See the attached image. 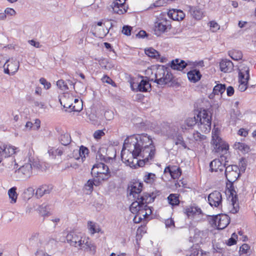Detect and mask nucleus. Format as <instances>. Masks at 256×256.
Returning <instances> with one entry per match:
<instances>
[{"mask_svg": "<svg viewBox=\"0 0 256 256\" xmlns=\"http://www.w3.org/2000/svg\"><path fill=\"white\" fill-rule=\"evenodd\" d=\"M106 156H112V160L116 156V150L114 148L106 149Z\"/></svg>", "mask_w": 256, "mask_h": 256, "instance_id": "obj_54", "label": "nucleus"}, {"mask_svg": "<svg viewBox=\"0 0 256 256\" xmlns=\"http://www.w3.org/2000/svg\"><path fill=\"white\" fill-rule=\"evenodd\" d=\"M132 28L129 26H124L122 27V32L126 36H130L131 34V31Z\"/></svg>", "mask_w": 256, "mask_h": 256, "instance_id": "obj_55", "label": "nucleus"}, {"mask_svg": "<svg viewBox=\"0 0 256 256\" xmlns=\"http://www.w3.org/2000/svg\"><path fill=\"white\" fill-rule=\"evenodd\" d=\"M63 151L64 150L62 148H58L56 149H54L52 148L48 150V152L49 153L50 155L56 156V155L60 156H62L63 154Z\"/></svg>", "mask_w": 256, "mask_h": 256, "instance_id": "obj_44", "label": "nucleus"}, {"mask_svg": "<svg viewBox=\"0 0 256 256\" xmlns=\"http://www.w3.org/2000/svg\"><path fill=\"white\" fill-rule=\"evenodd\" d=\"M104 135V132L103 130H97L94 132V137L96 139H100L102 136Z\"/></svg>", "mask_w": 256, "mask_h": 256, "instance_id": "obj_63", "label": "nucleus"}, {"mask_svg": "<svg viewBox=\"0 0 256 256\" xmlns=\"http://www.w3.org/2000/svg\"><path fill=\"white\" fill-rule=\"evenodd\" d=\"M133 147L132 156L137 158L139 156L144 158L148 157L153 160L156 154V148L154 142L146 134H134L128 137L124 142V147Z\"/></svg>", "mask_w": 256, "mask_h": 256, "instance_id": "obj_1", "label": "nucleus"}, {"mask_svg": "<svg viewBox=\"0 0 256 256\" xmlns=\"http://www.w3.org/2000/svg\"><path fill=\"white\" fill-rule=\"evenodd\" d=\"M182 174V170L180 168L176 166H173L170 176L173 179L178 178Z\"/></svg>", "mask_w": 256, "mask_h": 256, "instance_id": "obj_38", "label": "nucleus"}, {"mask_svg": "<svg viewBox=\"0 0 256 256\" xmlns=\"http://www.w3.org/2000/svg\"><path fill=\"white\" fill-rule=\"evenodd\" d=\"M208 202L212 207L222 208V196L219 191L214 190L208 196Z\"/></svg>", "mask_w": 256, "mask_h": 256, "instance_id": "obj_9", "label": "nucleus"}, {"mask_svg": "<svg viewBox=\"0 0 256 256\" xmlns=\"http://www.w3.org/2000/svg\"><path fill=\"white\" fill-rule=\"evenodd\" d=\"M103 82H106L112 85V86H116V84L112 78L106 75H104L102 78Z\"/></svg>", "mask_w": 256, "mask_h": 256, "instance_id": "obj_53", "label": "nucleus"}, {"mask_svg": "<svg viewBox=\"0 0 256 256\" xmlns=\"http://www.w3.org/2000/svg\"><path fill=\"white\" fill-rule=\"evenodd\" d=\"M28 164H30L32 166V168L39 169L40 167V165L39 162L37 161L32 160L31 159L29 158L28 159Z\"/></svg>", "mask_w": 256, "mask_h": 256, "instance_id": "obj_61", "label": "nucleus"}, {"mask_svg": "<svg viewBox=\"0 0 256 256\" xmlns=\"http://www.w3.org/2000/svg\"><path fill=\"white\" fill-rule=\"evenodd\" d=\"M153 78L148 79V77H146L145 79H142L138 84L136 88V92H147L151 90V84L150 81H153Z\"/></svg>", "mask_w": 256, "mask_h": 256, "instance_id": "obj_15", "label": "nucleus"}, {"mask_svg": "<svg viewBox=\"0 0 256 256\" xmlns=\"http://www.w3.org/2000/svg\"><path fill=\"white\" fill-rule=\"evenodd\" d=\"M114 13L122 14L126 12V10H122V8L124 7V3H119L117 0L112 2L110 5Z\"/></svg>", "mask_w": 256, "mask_h": 256, "instance_id": "obj_27", "label": "nucleus"}, {"mask_svg": "<svg viewBox=\"0 0 256 256\" xmlns=\"http://www.w3.org/2000/svg\"><path fill=\"white\" fill-rule=\"evenodd\" d=\"M189 12L191 16L196 20H200L203 16V12L198 6H190Z\"/></svg>", "mask_w": 256, "mask_h": 256, "instance_id": "obj_23", "label": "nucleus"}, {"mask_svg": "<svg viewBox=\"0 0 256 256\" xmlns=\"http://www.w3.org/2000/svg\"><path fill=\"white\" fill-rule=\"evenodd\" d=\"M227 192L229 194V197H232L231 202L233 206L231 210V212L232 214L236 213L239 210V206L238 202V198L237 192L235 190L234 186V182L226 183Z\"/></svg>", "mask_w": 256, "mask_h": 256, "instance_id": "obj_7", "label": "nucleus"}, {"mask_svg": "<svg viewBox=\"0 0 256 256\" xmlns=\"http://www.w3.org/2000/svg\"><path fill=\"white\" fill-rule=\"evenodd\" d=\"M168 203L172 206H178L180 204L178 195L176 194H171L168 197Z\"/></svg>", "mask_w": 256, "mask_h": 256, "instance_id": "obj_32", "label": "nucleus"}, {"mask_svg": "<svg viewBox=\"0 0 256 256\" xmlns=\"http://www.w3.org/2000/svg\"><path fill=\"white\" fill-rule=\"evenodd\" d=\"M156 178V174L153 173H148L144 178V181L148 184L153 183Z\"/></svg>", "mask_w": 256, "mask_h": 256, "instance_id": "obj_43", "label": "nucleus"}, {"mask_svg": "<svg viewBox=\"0 0 256 256\" xmlns=\"http://www.w3.org/2000/svg\"><path fill=\"white\" fill-rule=\"evenodd\" d=\"M250 70L249 68L246 66H242L239 71L238 72V79L240 80H248L250 78Z\"/></svg>", "mask_w": 256, "mask_h": 256, "instance_id": "obj_29", "label": "nucleus"}, {"mask_svg": "<svg viewBox=\"0 0 256 256\" xmlns=\"http://www.w3.org/2000/svg\"><path fill=\"white\" fill-rule=\"evenodd\" d=\"M91 174L92 176L99 178L102 180H107L111 176L109 168L102 162L93 166Z\"/></svg>", "mask_w": 256, "mask_h": 256, "instance_id": "obj_5", "label": "nucleus"}, {"mask_svg": "<svg viewBox=\"0 0 256 256\" xmlns=\"http://www.w3.org/2000/svg\"><path fill=\"white\" fill-rule=\"evenodd\" d=\"M212 142L214 146L213 150L214 152L219 154L220 158L214 159L210 162V170L212 172H216L218 170L222 172L224 170L226 162H228L227 154L229 148L228 144L223 142L220 138L216 135L212 136Z\"/></svg>", "mask_w": 256, "mask_h": 256, "instance_id": "obj_3", "label": "nucleus"}, {"mask_svg": "<svg viewBox=\"0 0 256 256\" xmlns=\"http://www.w3.org/2000/svg\"><path fill=\"white\" fill-rule=\"evenodd\" d=\"M248 80H242L238 79L239 85L238 89L240 91L244 92L248 88Z\"/></svg>", "mask_w": 256, "mask_h": 256, "instance_id": "obj_47", "label": "nucleus"}, {"mask_svg": "<svg viewBox=\"0 0 256 256\" xmlns=\"http://www.w3.org/2000/svg\"><path fill=\"white\" fill-rule=\"evenodd\" d=\"M52 189V185H42L36 190V195L38 198L42 197L44 194H48Z\"/></svg>", "mask_w": 256, "mask_h": 256, "instance_id": "obj_21", "label": "nucleus"}, {"mask_svg": "<svg viewBox=\"0 0 256 256\" xmlns=\"http://www.w3.org/2000/svg\"><path fill=\"white\" fill-rule=\"evenodd\" d=\"M142 186V182H134L130 188H128L130 194L132 195L133 197L136 199L130 206V210L132 213H140L142 208L146 210V208H148L147 204L153 202L156 197L154 192H144L142 196H140Z\"/></svg>", "mask_w": 256, "mask_h": 256, "instance_id": "obj_2", "label": "nucleus"}, {"mask_svg": "<svg viewBox=\"0 0 256 256\" xmlns=\"http://www.w3.org/2000/svg\"><path fill=\"white\" fill-rule=\"evenodd\" d=\"M137 215H136L134 218V222L136 224L140 222L142 220L148 217L149 215L152 214L151 209L148 206L146 208V210L142 208L140 212H136Z\"/></svg>", "mask_w": 256, "mask_h": 256, "instance_id": "obj_16", "label": "nucleus"}, {"mask_svg": "<svg viewBox=\"0 0 256 256\" xmlns=\"http://www.w3.org/2000/svg\"><path fill=\"white\" fill-rule=\"evenodd\" d=\"M146 232V228L145 226H141L139 227L136 231V235L138 237H139V235L140 236H142V234H144Z\"/></svg>", "mask_w": 256, "mask_h": 256, "instance_id": "obj_59", "label": "nucleus"}, {"mask_svg": "<svg viewBox=\"0 0 256 256\" xmlns=\"http://www.w3.org/2000/svg\"><path fill=\"white\" fill-rule=\"evenodd\" d=\"M165 225L166 228H172L175 227L174 222L172 218H168L165 220Z\"/></svg>", "mask_w": 256, "mask_h": 256, "instance_id": "obj_56", "label": "nucleus"}, {"mask_svg": "<svg viewBox=\"0 0 256 256\" xmlns=\"http://www.w3.org/2000/svg\"><path fill=\"white\" fill-rule=\"evenodd\" d=\"M229 56L235 60H238L242 58V54L240 51H233L229 52Z\"/></svg>", "mask_w": 256, "mask_h": 256, "instance_id": "obj_41", "label": "nucleus"}, {"mask_svg": "<svg viewBox=\"0 0 256 256\" xmlns=\"http://www.w3.org/2000/svg\"><path fill=\"white\" fill-rule=\"evenodd\" d=\"M145 54L149 57L153 58L159 59L160 58V54L156 50L152 48H148L145 50Z\"/></svg>", "mask_w": 256, "mask_h": 256, "instance_id": "obj_31", "label": "nucleus"}, {"mask_svg": "<svg viewBox=\"0 0 256 256\" xmlns=\"http://www.w3.org/2000/svg\"><path fill=\"white\" fill-rule=\"evenodd\" d=\"M94 181L93 180H88L86 184H85L86 188L90 191H92L93 190V186Z\"/></svg>", "mask_w": 256, "mask_h": 256, "instance_id": "obj_60", "label": "nucleus"}, {"mask_svg": "<svg viewBox=\"0 0 256 256\" xmlns=\"http://www.w3.org/2000/svg\"><path fill=\"white\" fill-rule=\"evenodd\" d=\"M239 166H240V168L241 170L243 172H244L246 169V164L244 162V158H242L240 160V163H239Z\"/></svg>", "mask_w": 256, "mask_h": 256, "instance_id": "obj_64", "label": "nucleus"}, {"mask_svg": "<svg viewBox=\"0 0 256 256\" xmlns=\"http://www.w3.org/2000/svg\"><path fill=\"white\" fill-rule=\"evenodd\" d=\"M184 124L190 128H192L196 124H198V126H200V123L198 122V118L194 116L192 118H186V120L184 122Z\"/></svg>", "mask_w": 256, "mask_h": 256, "instance_id": "obj_37", "label": "nucleus"}, {"mask_svg": "<svg viewBox=\"0 0 256 256\" xmlns=\"http://www.w3.org/2000/svg\"><path fill=\"white\" fill-rule=\"evenodd\" d=\"M240 176V169L238 168L237 170H234V171L228 173L225 176L228 182H234L238 179Z\"/></svg>", "mask_w": 256, "mask_h": 256, "instance_id": "obj_28", "label": "nucleus"}, {"mask_svg": "<svg viewBox=\"0 0 256 256\" xmlns=\"http://www.w3.org/2000/svg\"><path fill=\"white\" fill-rule=\"evenodd\" d=\"M56 84L62 90H66L69 88L67 83L62 80H58L56 82Z\"/></svg>", "mask_w": 256, "mask_h": 256, "instance_id": "obj_50", "label": "nucleus"}, {"mask_svg": "<svg viewBox=\"0 0 256 256\" xmlns=\"http://www.w3.org/2000/svg\"><path fill=\"white\" fill-rule=\"evenodd\" d=\"M168 68L163 66H160L157 68L154 74V82L159 85H164V79L162 80L163 76L165 75V72H167Z\"/></svg>", "mask_w": 256, "mask_h": 256, "instance_id": "obj_11", "label": "nucleus"}, {"mask_svg": "<svg viewBox=\"0 0 256 256\" xmlns=\"http://www.w3.org/2000/svg\"><path fill=\"white\" fill-rule=\"evenodd\" d=\"M150 160V158H148L144 157L143 160H138L137 164L138 166L142 167L144 166L146 164L149 162Z\"/></svg>", "mask_w": 256, "mask_h": 256, "instance_id": "obj_58", "label": "nucleus"}, {"mask_svg": "<svg viewBox=\"0 0 256 256\" xmlns=\"http://www.w3.org/2000/svg\"><path fill=\"white\" fill-rule=\"evenodd\" d=\"M250 250V246L246 244H243L240 248V256H246Z\"/></svg>", "mask_w": 256, "mask_h": 256, "instance_id": "obj_42", "label": "nucleus"}, {"mask_svg": "<svg viewBox=\"0 0 256 256\" xmlns=\"http://www.w3.org/2000/svg\"><path fill=\"white\" fill-rule=\"evenodd\" d=\"M40 82L42 84L44 85V88L46 90H48L51 86L50 83L48 82L44 78H40Z\"/></svg>", "mask_w": 256, "mask_h": 256, "instance_id": "obj_57", "label": "nucleus"}, {"mask_svg": "<svg viewBox=\"0 0 256 256\" xmlns=\"http://www.w3.org/2000/svg\"><path fill=\"white\" fill-rule=\"evenodd\" d=\"M19 68V62L13 58L6 60L4 65V72L8 74L13 75Z\"/></svg>", "mask_w": 256, "mask_h": 256, "instance_id": "obj_10", "label": "nucleus"}, {"mask_svg": "<svg viewBox=\"0 0 256 256\" xmlns=\"http://www.w3.org/2000/svg\"><path fill=\"white\" fill-rule=\"evenodd\" d=\"M164 75L165 76L162 78V80L164 79L165 81L164 82V85L166 84L169 82H172V86H179L178 83L176 81L172 74L168 70V69H167V72H165Z\"/></svg>", "mask_w": 256, "mask_h": 256, "instance_id": "obj_25", "label": "nucleus"}, {"mask_svg": "<svg viewBox=\"0 0 256 256\" xmlns=\"http://www.w3.org/2000/svg\"><path fill=\"white\" fill-rule=\"evenodd\" d=\"M98 62L100 66L105 70H108L112 68L111 65L109 64L108 61L106 58H101L98 60Z\"/></svg>", "mask_w": 256, "mask_h": 256, "instance_id": "obj_40", "label": "nucleus"}, {"mask_svg": "<svg viewBox=\"0 0 256 256\" xmlns=\"http://www.w3.org/2000/svg\"><path fill=\"white\" fill-rule=\"evenodd\" d=\"M168 15L171 19L178 21L182 20L185 16V14L182 10L176 9L170 10Z\"/></svg>", "mask_w": 256, "mask_h": 256, "instance_id": "obj_17", "label": "nucleus"}, {"mask_svg": "<svg viewBox=\"0 0 256 256\" xmlns=\"http://www.w3.org/2000/svg\"><path fill=\"white\" fill-rule=\"evenodd\" d=\"M16 188L12 187L8 190V194L11 200L10 202L12 204L16 203V202L18 194L16 193Z\"/></svg>", "mask_w": 256, "mask_h": 256, "instance_id": "obj_35", "label": "nucleus"}, {"mask_svg": "<svg viewBox=\"0 0 256 256\" xmlns=\"http://www.w3.org/2000/svg\"><path fill=\"white\" fill-rule=\"evenodd\" d=\"M60 104L62 106H64V108H66V111L68 109H70V110H73L74 111L78 112L79 111L78 109H75V106H73L72 104L70 102H66L64 103V104H62V101L61 100H60Z\"/></svg>", "mask_w": 256, "mask_h": 256, "instance_id": "obj_51", "label": "nucleus"}, {"mask_svg": "<svg viewBox=\"0 0 256 256\" xmlns=\"http://www.w3.org/2000/svg\"><path fill=\"white\" fill-rule=\"evenodd\" d=\"M230 222V218L226 214H219L217 228L222 230L226 228Z\"/></svg>", "mask_w": 256, "mask_h": 256, "instance_id": "obj_19", "label": "nucleus"}, {"mask_svg": "<svg viewBox=\"0 0 256 256\" xmlns=\"http://www.w3.org/2000/svg\"><path fill=\"white\" fill-rule=\"evenodd\" d=\"M234 148L236 149H238L241 151L244 152H246L248 149V147L247 145L241 142L236 143L234 144Z\"/></svg>", "mask_w": 256, "mask_h": 256, "instance_id": "obj_52", "label": "nucleus"}, {"mask_svg": "<svg viewBox=\"0 0 256 256\" xmlns=\"http://www.w3.org/2000/svg\"><path fill=\"white\" fill-rule=\"evenodd\" d=\"M16 148H14V147L12 146H4V147L2 148V154H3L4 158H8V160L11 162L12 165L14 162L15 163L14 165L16 164V160L14 159V156H12L13 154H16Z\"/></svg>", "mask_w": 256, "mask_h": 256, "instance_id": "obj_14", "label": "nucleus"}, {"mask_svg": "<svg viewBox=\"0 0 256 256\" xmlns=\"http://www.w3.org/2000/svg\"><path fill=\"white\" fill-rule=\"evenodd\" d=\"M196 117L200 123V128L206 132H210L211 129L212 116H210L207 110H204L197 114Z\"/></svg>", "mask_w": 256, "mask_h": 256, "instance_id": "obj_6", "label": "nucleus"}, {"mask_svg": "<svg viewBox=\"0 0 256 256\" xmlns=\"http://www.w3.org/2000/svg\"><path fill=\"white\" fill-rule=\"evenodd\" d=\"M88 149L86 147L82 146H80L79 150H74V154L78 155V156L75 157V160H79L81 158V162H83L84 159L86 158V156H88Z\"/></svg>", "mask_w": 256, "mask_h": 256, "instance_id": "obj_22", "label": "nucleus"}, {"mask_svg": "<svg viewBox=\"0 0 256 256\" xmlns=\"http://www.w3.org/2000/svg\"><path fill=\"white\" fill-rule=\"evenodd\" d=\"M171 28L172 25L170 20L166 18H164L161 14L156 18V20L154 22L153 28L154 33L156 36H160Z\"/></svg>", "mask_w": 256, "mask_h": 256, "instance_id": "obj_4", "label": "nucleus"}, {"mask_svg": "<svg viewBox=\"0 0 256 256\" xmlns=\"http://www.w3.org/2000/svg\"><path fill=\"white\" fill-rule=\"evenodd\" d=\"M187 65L185 61L178 58L172 60L170 64V66L172 69L178 70H183Z\"/></svg>", "mask_w": 256, "mask_h": 256, "instance_id": "obj_18", "label": "nucleus"}, {"mask_svg": "<svg viewBox=\"0 0 256 256\" xmlns=\"http://www.w3.org/2000/svg\"><path fill=\"white\" fill-rule=\"evenodd\" d=\"M105 148H100L96 154V158L105 162H110V161L112 160V156H106L103 155V154L105 153Z\"/></svg>", "mask_w": 256, "mask_h": 256, "instance_id": "obj_26", "label": "nucleus"}, {"mask_svg": "<svg viewBox=\"0 0 256 256\" xmlns=\"http://www.w3.org/2000/svg\"><path fill=\"white\" fill-rule=\"evenodd\" d=\"M219 218V214H217L213 216H210L208 218V220L210 224L212 226H216L218 225V222Z\"/></svg>", "mask_w": 256, "mask_h": 256, "instance_id": "obj_45", "label": "nucleus"}, {"mask_svg": "<svg viewBox=\"0 0 256 256\" xmlns=\"http://www.w3.org/2000/svg\"><path fill=\"white\" fill-rule=\"evenodd\" d=\"M67 242L72 246L76 247L82 246V238L74 232H70L66 236Z\"/></svg>", "mask_w": 256, "mask_h": 256, "instance_id": "obj_12", "label": "nucleus"}, {"mask_svg": "<svg viewBox=\"0 0 256 256\" xmlns=\"http://www.w3.org/2000/svg\"><path fill=\"white\" fill-rule=\"evenodd\" d=\"M226 86L225 84H218L213 88L214 94L218 95L220 94L222 95L226 90Z\"/></svg>", "mask_w": 256, "mask_h": 256, "instance_id": "obj_39", "label": "nucleus"}, {"mask_svg": "<svg viewBox=\"0 0 256 256\" xmlns=\"http://www.w3.org/2000/svg\"><path fill=\"white\" fill-rule=\"evenodd\" d=\"M224 168H225L224 174L226 176L228 173L234 171V170H238V166L236 165H228V164L226 163V166L224 167Z\"/></svg>", "mask_w": 256, "mask_h": 256, "instance_id": "obj_49", "label": "nucleus"}, {"mask_svg": "<svg viewBox=\"0 0 256 256\" xmlns=\"http://www.w3.org/2000/svg\"><path fill=\"white\" fill-rule=\"evenodd\" d=\"M186 213L188 216H190L196 214H200L202 213V210L198 207L191 206L186 210Z\"/></svg>", "mask_w": 256, "mask_h": 256, "instance_id": "obj_36", "label": "nucleus"}, {"mask_svg": "<svg viewBox=\"0 0 256 256\" xmlns=\"http://www.w3.org/2000/svg\"><path fill=\"white\" fill-rule=\"evenodd\" d=\"M113 26V24L112 22H110V27L108 29L106 28V32H105L104 30H102V33L100 32L99 34H96V32H92V34L94 36L96 37H99L102 38L106 36V34L109 32L110 29Z\"/></svg>", "mask_w": 256, "mask_h": 256, "instance_id": "obj_46", "label": "nucleus"}, {"mask_svg": "<svg viewBox=\"0 0 256 256\" xmlns=\"http://www.w3.org/2000/svg\"><path fill=\"white\" fill-rule=\"evenodd\" d=\"M174 140H176L174 142L175 144L178 145L179 144H180L182 142L184 138L182 134L177 132Z\"/></svg>", "mask_w": 256, "mask_h": 256, "instance_id": "obj_62", "label": "nucleus"}, {"mask_svg": "<svg viewBox=\"0 0 256 256\" xmlns=\"http://www.w3.org/2000/svg\"><path fill=\"white\" fill-rule=\"evenodd\" d=\"M59 140L62 144L66 146L70 143L72 139L69 134L65 133L60 135L59 138Z\"/></svg>", "mask_w": 256, "mask_h": 256, "instance_id": "obj_33", "label": "nucleus"}, {"mask_svg": "<svg viewBox=\"0 0 256 256\" xmlns=\"http://www.w3.org/2000/svg\"><path fill=\"white\" fill-rule=\"evenodd\" d=\"M220 70L224 72H230L234 68L232 62L227 59L222 60L220 64Z\"/></svg>", "mask_w": 256, "mask_h": 256, "instance_id": "obj_24", "label": "nucleus"}, {"mask_svg": "<svg viewBox=\"0 0 256 256\" xmlns=\"http://www.w3.org/2000/svg\"><path fill=\"white\" fill-rule=\"evenodd\" d=\"M193 138L195 141L199 142L205 140L206 138V136L196 131L194 132Z\"/></svg>", "mask_w": 256, "mask_h": 256, "instance_id": "obj_48", "label": "nucleus"}, {"mask_svg": "<svg viewBox=\"0 0 256 256\" xmlns=\"http://www.w3.org/2000/svg\"><path fill=\"white\" fill-rule=\"evenodd\" d=\"M51 207L52 206L48 204L47 203H43L39 206L38 210L42 216H48L50 214Z\"/></svg>", "mask_w": 256, "mask_h": 256, "instance_id": "obj_30", "label": "nucleus"}, {"mask_svg": "<svg viewBox=\"0 0 256 256\" xmlns=\"http://www.w3.org/2000/svg\"><path fill=\"white\" fill-rule=\"evenodd\" d=\"M162 130L168 138L171 139H174L178 132V129L174 126L168 123L164 124Z\"/></svg>", "mask_w": 256, "mask_h": 256, "instance_id": "obj_13", "label": "nucleus"}, {"mask_svg": "<svg viewBox=\"0 0 256 256\" xmlns=\"http://www.w3.org/2000/svg\"><path fill=\"white\" fill-rule=\"evenodd\" d=\"M32 174V166L28 163L16 170L14 172L16 177L18 179H26L30 177Z\"/></svg>", "mask_w": 256, "mask_h": 256, "instance_id": "obj_8", "label": "nucleus"}, {"mask_svg": "<svg viewBox=\"0 0 256 256\" xmlns=\"http://www.w3.org/2000/svg\"><path fill=\"white\" fill-rule=\"evenodd\" d=\"M84 250L88 251L92 255H94L96 252V247L94 243L91 242L86 241L84 244Z\"/></svg>", "mask_w": 256, "mask_h": 256, "instance_id": "obj_34", "label": "nucleus"}, {"mask_svg": "<svg viewBox=\"0 0 256 256\" xmlns=\"http://www.w3.org/2000/svg\"><path fill=\"white\" fill-rule=\"evenodd\" d=\"M188 80L192 82H196L200 80L202 76L199 70L194 69L187 73Z\"/></svg>", "mask_w": 256, "mask_h": 256, "instance_id": "obj_20", "label": "nucleus"}]
</instances>
